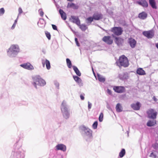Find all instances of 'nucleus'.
<instances>
[{"label":"nucleus","mask_w":158,"mask_h":158,"mask_svg":"<svg viewBox=\"0 0 158 158\" xmlns=\"http://www.w3.org/2000/svg\"><path fill=\"white\" fill-rule=\"evenodd\" d=\"M20 48L17 44H11L7 50V55L10 58L16 57L20 52Z\"/></svg>","instance_id":"nucleus-1"},{"label":"nucleus","mask_w":158,"mask_h":158,"mask_svg":"<svg viewBox=\"0 0 158 158\" xmlns=\"http://www.w3.org/2000/svg\"><path fill=\"white\" fill-rule=\"evenodd\" d=\"M60 109L63 117L66 119L69 118L70 116L69 110L67 102L65 100L63 101L62 102Z\"/></svg>","instance_id":"nucleus-2"},{"label":"nucleus","mask_w":158,"mask_h":158,"mask_svg":"<svg viewBox=\"0 0 158 158\" xmlns=\"http://www.w3.org/2000/svg\"><path fill=\"white\" fill-rule=\"evenodd\" d=\"M81 129L82 134L86 140L91 138L92 131L90 129L84 126H81Z\"/></svg>","instance_id":"nucleus-3"},{"label":"nucleus","mask_w":158,"mask_h":158,"mask_svg":"<svg viewBox=\"0 0 158 158\" xmlns=\"http://www.w3.org/2000/svg\"><path fill=\"white\" fill-rule=\"evenodd\" d=\"M116 63L119 66H121L125 67H127L129 64L128 59L124 55L120 56Z\"/></svg>","instance_id":"nucleus-4"},{"label":"nucleus","mask_w":158,"mask_h":158,"mask_svg":"<svg viewBox=\"0 0 158 158\" xmlns=\"http://www.w3.org/2000/svg\"><path fill=\"white\" fill-rule=\"evenodd\" d=\"M33 84L34 86L37 88V85L44 86L46 85V82L43 79L37 77H35L33 78Z\"/></svg>","instance_id":"nucleus-5"},{"label":"nucleus","mask_w":158,"mask_h":158,"mask_svg":"<svg viewBox=\"0 0 158 158\" xmlns=\"http://www.w3.org/2000/svg\"><path fill=\"white\" fill-rule=\"evenodd\" d=\"M111 31L117 35H120L122 34L123 31V29L121 27H114L112 28L111 29Z\"/></svg>","instance_id":"nucleus-6"},{"label":"nucleus","mask_w":158,"mask_h":158,"mask_svg":"<svg viewBox=\"0 0 158 158\" xmlns=\"http://www.w3.org/2000/svg\"><path fill=\"white\" fill-rule=\"evenodd\" d=\"M147 114L149 118L154 119L156 118L157 113L153 109H151L147 111Z\"/></svg>","instance_id":"nucleus-7"},{"label":"nucleus","mask_w":158,"mask_h":158,"mask_svg":"<svg viewBox=\"0 0 158 158\" xmlns=\"http://www.w3.org/2000/svg\"><path fill=\"white\" fill-rule=\"evenodd\" d=\"M20 66L24 69L29 70H31L34 69L33 66L28 62L21 64L20 65Z\"/></svg>","instance_id":"nucleus-8"},{"label":"nucleus","mask_w":158,"mask_h":158,"mask_svg":"<svg viewBox=\"0 0 158 158\" xmlns=\"http://www.w3.org/2000/svg\"><path fill=\"white\" fill-rule=\"evenodd\" d=\"M113 89L115 92L118 93H123L125 91V88L124 87L122 86H114Z\"/></svg>","instance_id":"nucleus-9"},{"label":"nucleus","mask_w":158,"mask_h":158,"mask_svg":"<svg viewBox=\"0 0 158 158\" xmlns=\"http://www.w3.org/2000/svg\"><path fill=\"white\" fill-rule=\"evenodd\" d=\"M55 150H61L63 152H64L66 150V146L63 144H59L57 145L55 147Z\"/></svg>","instance_id":"nucleus-10"},{"label":"nucleus","mask_w":158,"mask_h":158,"mask_svg":"<svg viewBox=\"0 0 158 158\" xmlns=\"http://www.w3.org/2000/svg\"><path fill=\"white\" fill-rule=\"evenodd\" d=\"M143 34L148 38H151L154 35V32L153 31L150 30L148 31H144L143 32Z\"/></svg>","instance_id":"nucleus-11"},{"label":"nucleus","mask_w":158,"mask_h":158,"mask_svg":"<svg viewBox=\"0 0 158 158\" xmlns=\"http://www.w3.org/2000/svg\"><path fill=\"white\" fill-rule=\"evenodd\" d=\"M70 20L71 22L76 23L77 25H79V24H80V21L77 17L72 16L70 19Z\"/></svg>","instance_id":"nucleus-12"},{"label":"nucleus","mask_w":158,"mask_h":158,"mask_svg":"<svg viewBox=\"0 0 158 158\" xmlns=\"http://www.w3.org/2000/svg\"><path fill=\"white\" fill-rule=\"evenodd\" d=\"M103 41L108 44H111L113 42V40L110 36H105L102 39Z\"/></svg>","instance_id":"nucleus-13"},{"label":"nucleus","mask_w":158,"mask_h":158,"mask_svg":"<svg viewBox=\"0 0 158 158\" xmlns=\"http://www.w3.org/2000/svg\"><path fill=\"white\" fill-rule=\"evenodd\" d=\"M118 77L121 80H124L128 78L129 76L128 73H122L119 74Z\"/></svg>","instance_id":"nucleus-14"},{"label":"nucleus","mask_w":158,"mask_h":158,"mask_svg":"<svg viewBox=\"0 0 158 158\" xmlns=\"http://www.w3.org/2000/svg\"><path fill=\"white\" fill-rule=\"evenodd\" d=\"M42 63L43 66L44 67L45 64L47 69L49 70L50 69V64L49 60L47 59L42 60Z\"/></svg>","instance_id":"nucleus-15"},{"label":"nucleus","mask_w":158,"mask_h":158,"mask_svg":"<svg viewBox=\"0 0 158 158\" xmlns=\"http://www.w3.org/2000/svg\"><path fill=\"white\" fill-rule=\"evenodd\" d=\"M129 43L130 46L132 48H135L136 44V41L133 38H130L129 39Z\"/></svg>","instance_id":"nucleus-16"},{"label":"nucleus","mask_w":158,"mask_h":158,"mask_svg":"<svg viewBox=\"0 0 158 158\" xmlns=\"http://www.w3.org/2000/svg\"><path fill=\"white\" fill-rule=\"evenodd\" d=\"M140 106V104L139 102H137L135 104H132L131 105V107L135 110H139Z\"/></svg>","instance_id":"nucleus-17"},{"label":"nucleus","mask_w":158,"mask_h":158,"mask_svg":"<svg viewBox=\"0 0 158 158\" xmlns=\"http://www.w3.org/2000/svg\"><path fill=\"white\" fill-rule=\"evenodd\" d=\"M138 3L144 7H147L148 3L145 0H141L137 2Z\"/></svg>","instance_id":"nucleus-18"},{"label":"nucleus","mask_w":158,"mask_h":158,"mask_svg":"<svg viewBox=\"0 0 158 158\" xmlns=\"http://www.w3.org/2000/svg\"><path fill=\"white\" fill-rule=\"evenodd\" d=\"M93 17L94 19L95 20H99L102 19V15L98 13L94 14L93 15Z\"/></svg>","instance_id":"nucleus-19"},{"label":"nucleus","mask_w":158,"mask_h":158,"mask_svg":"<svg viewBox=\"0 0 158 158\" xmlns=\"http://www.w3.org/2000/svg\"><path fill=\"white\" fill-rule=\"evenodd\" d=\"M147 17V14L144 12H143L139 14V17L140 19H144Z\"/></svg>","instance_id":"nucleus-20"},{"label":"nucleus","mask_w":158,"mask_h":158,"mask_svg":"<svg viewBox=\"0 0 158 158\" xmlns=\"http://www.w3.org/2000/svg\"><path fill=\"white\" fill-rule=\"evenodd\" d=\"M136 72L137 74L140 75H145V71L141 68H139L137 69Z\"/></svg>","instance_id":"nucleus-21"},{"label":"nucleus","mask_w":158,"mask_h":158,"mask_svg":"<svg viewBox=\"0 0 158 158\" xmlns=\"http://www.w3.org/2000/svg\"><path fill=\"white\" fill-rule=\"evenodd\" d=\"M116 110L118 112H121L123 110V107L119 103H118L116 106Z\"/></svg>","instance_id":"nucleus-22"},{"label":"nucleus","mask_w":158,"mask_h":158,"mask_svg":"<svg viewBox=\"0 0 158 158\" xmlns=\"http://www.w3.org/2000/svg\"><path fill=\"white\" fill-rule=\"evenodd\" d=\"M59 13L62 19L64 20H65L66 19V14L61 9L59 10Z\"/></svg>","instance_id":"nucleus-23"},{"label":"nucleus","mask_w":158,"mask_h":158,"mask_svg":"<svg viewBox=\"0 0 158 158\" xmlns=\"http://www.w3.org/2000/svg\"><path fill=\"white\" fill-rule=\"evenodd\" d=\"M73 68L76 74L78 76H80L81 75V73L80 72V71L77 68V67L75 66H73Z\"/></svg>","instance_id":"nucleus-24"},{"label":"nucleus","mask_w":158,"mask_h":158,"mask_svg":"<svg viewBox=\"0 0 158 158\" xmlns=\"http://www.w3.org/2000/svg\"><path fill=\"white\" fill-rule=\"evenodd\" d=\"M115 43L118 45H120L123 42V40L121 38L116 37L115 40Z\"/></svg>","instance_id":"nucleus-25"},{"label":"nucleus","mask_w":158,"mask_h":158,"mask_svg":"<svg viewBox=\"0 0 158 158\" xmlns=\"http://www.w3.org/2000/svg\"><path fill=\"white\" fill-rule=\"evenodd\" d=\"M149 2L150 5L152 8L156 9V5L155 0H149Z\"/></svg>","instance_id":"nucleus-26"},{"label":"nucleus","mask_w":158,"mask_h":158,"mask_svg":"<svg viewBox=\"0 0 158 158\" xmlns=\"http://www.w3.org/2000/svg\"><path fill=\"white\" fill-rule=\"evenodd\" d=\"M97 77L98 80L101 82H104L105 80V78L102 75L98 74Z\"/></svg>","instance_id":"nucleus-27"},{"label":"nucleus","mask_w":158,"mask_h":158,"mask_svg":"<svg viewBox=\"0 0 158 158\" xmlns=\"http://www.w3.org/2000/svg\"><path fill=\"white\" fill-rule=\"evenodd\" d=\"M156 124V121L155 120L148 121L147 123V125L148 127H151L154 125Z\"/></svg>","instance_id":"nucleus-28"},{"label":"nucleus","mask_w":158,"mask_h":158,"mask_svg":"<svg viewBox=\"0 0 158 158\" xmlns=\"http://www.w3.org/2000/svg\"><path fill=\"white\" fill-rule=\"evenodd\" d=\"M78 26H79L80 28L83 31H85L87 28L86 26L84 24H82L81 25L80 24Z\"/></svg>","instance_id":"nucleus-29"},{"label":"nucleus","mask_w":158,"mask_h":158,"mask_svg":"<svg viewBox=\"0 0 158 158\" xmlns=\"http://www.w3.org/2000/svg\"><path fill=\"white\" fill-rule=\"evenodd\" d=\"M94 19L93 17H89L86 19V22L87 23L90 24L93 21Z\"/></svg>","instance_id":"nucleus-30"},{"label":"nucleus","mask_w":158,"mask_h":158,"mask_svg":"<svg viewBox=\"0 0 158 158\" xmlns=\"http://www.w3.org/2000/svg\"><path fill=\"white\" fill-rule=\"evenodd\" d=\"M68 7H72L73 9H77L78 8V6H76L74 4L72 3H68Z\"/></svg>","instance_id":"nucleus-31"},{"label":"nucleus","mask_w":158,"mask_h":158,"mask_svg":"<svg viewBox=\"0 0 158 158\" xmlns=\"http://www.w3.org/2000/svg\"><path fill=\"white\" fill-rule=\"evenodd\" d=\"M66 60L67 65L68 67L69 68H71L72 67V64H71V61L68 58L66 59Z\"/></svg>","instance_id":"nucleus-32"},{"label":"nucleus","mask_w":158,"mask_h":158,"mask_svg":"<svg viewBox=\"0 0 158 158\" xmlns=\"http://www.w3.org/2000/svg\"><path fill=\"white\" fill-rule=\"evenodd\" d=\"M125 154V150L123 149L119 153V156L120 157H122Z\"/></svg>","instance_id":"nucleus-33"},{"label":"nucleus","mask_w":158,"mask_h":158,"mask_svg":"<svg viewBox=\"0 0 158 158\" xmlns=\"http://www.w3.org/2000/svg\"><path fill=\"white\" fill-rule=\"evenodd\" d=\"M76 82L78 84V85H79L80 86H82L83 85V84L82 81L80 78Z\"/></svg>","instance_id":"nucleus-34"},{"label":"nucleus","mask_w":158,"mask_h":158,"mask_svg":"<svg viewBox=\"0 0 158 158\" xmlns=\"http://www.w3.org/2000/svg\"><path fill=\"white\" fill-rule=\"evenodd\" d=\"M76 82L78 84V85H79L80 86H82L83 85V84L82 81L80 78Z\"/></svg>","instance_id":"nucleus-35"},{"label":"nucleus","mask_w":158,"mask_h":158,"mask_svg":"<svg viewBox=\"0 0 158 158\" xmlns=\"http://www.w3.org/2000/svg\"><path fill=\"white\" fill-rule=\"evenodd\" d=\"M103 118V114L102 113H101L99 117V121L100 122L102 121Z\"/></svg>","instance_id":"nucleus-36"},{"label":"nucleus","mask_w":158,"mask_h":158,"mask_svg":"<svg viewBox=\"0 0 158 158\" xmlns=\"http://www.w3.org/2000/svg\"><path fill=\"white\" fill-rule=\"evenodd\" d=\"M54 85H55L56 87L57 88V89H59V83L57 81H55L54 82Z\"/></svg>","instance_id":"nucleus-37"},{"label":"nucleus","mask_w":158,"mask_h":158,"mask_svg":"<svg viewBox=\"0 0 158 158\" xmlns=\"http://www.w3.org/2000/svg\"><path fill=\"white\" fill-rule=\"evenodd\" d=\"M98 125V122L97 121L95 122L93 124V127L94 129L97 128Z\"/></svg>","instance_id":"nucleus-38"},{"label":"nucleus","mask_w":158,"mask_h":158,"mask_svg":"<svg viewBox=\"0 0 158 158\" xmlns=\"http://www.w3.org/2000/svg\"><path fill=\"white\" fill-rule=\"evenodd\" d=\"M39 13L41 16V17L43 16L44 15V13L43 12V11L42 10V9H40L39 10Z\"/></svg>","instance_id":"nucleus-39"},{"label":"nucleus","mask_w":158,"mask_h":158,"mask_svg":"<svg viewBox=\"0 0 158 158\" xmlns=\"http://www.w3.org/2000/svg\"><path fill=\"white\" fill-rule=\"evenodd\" d=\"M5 12V10L3 8L0 9V16L2 15Z\"/></svg>","instance_id":"nucleus-40"},{"label":"nucleus","mask_w":158,"mask_h":158,"mask_svg":"<svg viewBox=\"0 0 158 158\" xmlns=\"http://www.w3.org/2000/svg\"><path fill=\"white\" fill-rule=\"evenodd\" d=\"M46 35L48 40H50L51 38V35L50 33L48 32H45Z\"/></svg>","instance_id":"nucleus-41"},{"label":"nucleus","mask_w":158,"mask_h":158,"mask_svg":"<svg viewBox=\"0 0 158 158\" xmlns=\"http://www.w3.org/2000/svg\"><path fill=\"white\" fill-rule=\"evenodd\" d=\"M18 11H19V14H18V16H19V15L20 14H22L23 13V11L22 8L21 7H19V8Z\"/></svg>","instance_id":"nucleus-42"},{"label":"nucleus","mask_w":158,"mask_h":158,"mask_svg":"<svg viewBox=\"0 0 158 158\" xmlns=\"http://www.w3.org/2000/svg\"><path fill=\"white\" fill-rule=\"evenodd\" d=\"M73 77L74 79L76 81H78V80L80 78L79 77L76 76H73Z\"/></svg>","instance_id":"nucleus-43"},{"label":"nucleus","mask_w":158,"mask_h":158,"mask_svg":"<svg viewBox=\"0 0 158 158\" xmlns=\"http://www.w3.org/2000/svg\"><path fill=\"white\" fill-rule=\"evenodd\" d=\"M92 104L90 103L89 102H88V109L89 110L92 107Z\"/></svg>","instance_id":"nucleus-44"},{"label":"nucleus","mask_w":158,"mask_h":158,"mask_svg":"<svg viewBox=\"0 0 158 158\" xmlns=\"http://www.w3.org/2000/svg\"><path fill=\"white\" fill-rule=\"evenodd\" d=\"M75 42H76L77 45L78 46H80V45H79V43H78V40H77V38H75Z\"/></svg>","instance_id":"nucleus-45"},{"label":"nucleus","mask_w":158,"mask_h":158,"mask_svg":"<svg viewBox=\"0 0 158 158\" xmlns=\"http://www.w3.org/2000/svg\"><path fill=\"white\" fill-rule=\"evenodd\" d=\"M53 29L55 30H57V28L56 26L54 25H52Z\"/></svg>","instance_id":"nucleus-46"},{"label":"nucleus","mask_w":158,"mask_h":158,"mask_svg":"<svg viewBox=\"0 0 158 158\" xmlns=\"http://www.w3.org/2000/svg\"><path fill=\"white\" fill-rule=\"evenodd\" d=\"M84 95H83L82 94H81L80 95V97L81 99L82 100H83L85 98H84Z\"/></svg>","instance_id":"nucleus-47"},{"label":"nucleus","mask_w":158,"mask_h":158,"mask_svg":"<svg viewBox=\"0 0 158 158\" xmlns=\"http://www.w3.org/2000/svg\"><path fill=\"white\" fill-rule=\"evenodd\" d=\"M16 25V24H15V23H14L13 25L11 27V29H14Z\"/></svg>","instance_id":"nucleus-48"},{"label":"nucleus","mask_w":158,"mask_h":158,"mask_svg":"<svg viewBox=\"0 0 158 158\" xmlns=\"http://www.w3.org/2000/svg\"><path fill=\"white\" fill-rule=\"evenodd\" d=\"M107 93L109 94H111V90L109 89H108L107 90Z\"/></svg>","instance_id":"nucleus-49"},{"label":"nucleus","mask_w":158,"mask_h":158,"mask_svg":"<svg viewBox=\"0 0 158 158\" xmlns=\"http://www.w3.org/2000/svg\"><path fill=\"white\" fill-rule=\"evenodd\" d=\"M150 157H153V156H155V155L153 153V152H152L150 154Z\"/></svg>","instance_id":"nucleus-50"},{"label":"nucleus","mask_w":158,"mask_h":158,"mask_svg":"<svg viewBox=\"0 0 158 158\" xmlns=\"http://www.w3.org/2000/svg\"><path fill=\"white\" fill-rule=\"evenodd\" d=\"M19 18V16H17V18L16 19L15 21V22H14V23H15V24H16L17 23V20H18V18Z\"/></svg>","instance_id":"nucleus-51"},{"label":"nucleus","mask_w":158,"mask_h":158,"mask_svg":"<svg viewBox=\"0 0 158 158\" xmlns=\"http://www.w3.org/2000/svg\"><path fill=\"white\" fill-rule=\"evenodd\" d=\"M153 99H154V100L155 102H157V99L156 98H155V97H154L153 98Z\"/></svg>","instance_id":"nucleus-52"},{"label":"nucleus","mask_w":158,"mask_h":158,"mask_svg":"<svg viewBox=\"0 0 158 158\" xmlns=\"http://www.w3.org/2000/svg\"><path fill=\"white\" fill-rule=\"evenodd\" d=\"M156 47L158 48V43L156 44Z\"/></svg>","instance_id":"nucleus-53"},{"label":"nucleus","mask_w":158,"mask_h":158,"mask_svg":"<svg viewBox=\"0 0 158 158\" xmlns=\"http://www.w3.org/2000/svg\"><path fill=\"white\" fill-rule=\"evenodd\" d=\"M40 20H42V22H44V19H40Z\"/></svg>","instance_id":"nucleus-54"},{"label":"nucleus","mask_w":158,"mask_h":158,"mask_svg":"<svg viewBox=\"0 0 158 158\" xmlns=\"http://www.w3.org/2000/svg\"><path fill=\"white\" fill-rule=\"evenodd\" d=\"M46 16V17L47 18H48V17H47V16Z\"/></svg>","instance_id":"nucleus-55"}]
</instances>
